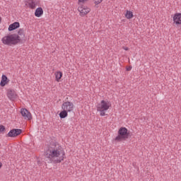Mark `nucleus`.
Segmentation results:
<instances>
[{
	"label": "nucleus",
	"instance_id": "nucleus-1",
	"mask_svg": "<svg viewBox=\"0 0 181 181\" xmlns=\"http://www.w3.org/2000/svg\"><path fill=\"white\" fill-rule=\"evenodd\" d=\"M66 153L64 150L60 146H52L48 147L45 151V160L47 163H60L62 160H64Z\"/></svg>",
	"mask_w": 181,
	"mask_h": 181
},
{
	"label": "nucleus",
	"instance_id": "nucleus-2",
	"mask_svg": "<svg viewBox=\"0 0 181 181\" xmlns=\"http://www.w3.org/2000/svg\"><path fill=\"white\" fill-rule=\"evenodd\" d=\"M1 42L6 46H15L16 45H18V43H21V37H19L18 34H11L4 36L1 39Z\"/></svg>",
	"mask_w": 181,
	"mask_h": 181
},
{
	"label": "nucleus",
	"instance_id": "nucleus-3",
	"mask_svg": "<svg viewBox=\"0 0 181 181\" xmlns=\"http://www.w3.org/2000/svg\"><path fill=\"white\" fill-rule=\"evenodd\" d=\"M117 134L118 135L115 139L116 142H122V141H127V139L131 138V134H129L127 127H120Z\"/></svg>",
	"mask_w": 181,
	"mask_h": 181
},
{
	"label": "nucleus",
	"instance_id": "nucleus-4",
	"mask_svg": "<svg viewBox=\"0 0 181 181\" xmlns=\"http://www.w3.org/2000/svg\"><path fill=\"white\" fill-rule=\"evenodd\" d=\"M110 107H111V103L106 100H101V102L97 105V110H102V111H108L110 110Z\"/></svg>",
	"mask_w": 181,
	"mask_h": 181
},
{
	"label": "nucleus",
	"instance_id": "nucleus-5",
	"mask_svg": "<svg viewBox=\"0 0 181 181\" xmlns=\"http://www.w3.org/2000/svg\"><path fill=\"white\" fill-rule=\"evenodd\" d=\"M74 107V104L71 102H64L62 105V109L68 112H71L73 111V108Z\"/></svg>",
	"mask_w": 181,
	"mask_h": 181
},
{
	"label": "nucleus",
	"instance_id": "nucleus-6",
	"mask_svg": "<svg viewBox=\"0 0 181 181\" xmlns=\"http://www.w3.org/2000/svg\"><path fill=\"white\" fill-rule=\"evenodd\" d=\"M21 134H22V129H13L7 134L6 136H8L10 138H15L16 136H18V135H21Z\"/></svg>",
	"mask_w": 181,
	"mask_h": 181
},
{
	"label": "nucleus",
	"instance_id": "nucleus-7",
	"mask_svg": "<svg viewBox=\"0 0 181 181\" xmlns=\"http://www.w3.org/2000/svg\"><path fill=\"white\" fill-rule=\"evenodd\" d=\"M21 114L22 117H23L24 119H28V121L32 119V114L26 108L21 109Z\"/></svg>",
	"mask_w": 181,
	"mask_h": 181
},
{
	"label": "nucleus",
	"instance_id": "nucleus-8",
	"mask_svg": "<svg viewBox=\"0 0 181 181\" xmlns=\"http://www.w3.org/2000/svg\"><path fill=\"white\" fill-rule=\"evenodd\" d=\"M78 12H80L81 16H85V15H87V13H89L91 9H90V8L86 7V6H81L78 8Z\"/></svg>",
	"mask_w": 181,
	"mask_h": 181
},
{
	"label": "nucleus",
	"instance_id": "nucleus-9",
	"mask_svg": "<svg viewBox=\"0 0 181 181\" xmlns=\"http://www.w3.org/2000/svg\"><path fill=\"white\" fill-rule=\"evenodd\" d=\"M173 18L174 25H176V26L181 25V13H176Z\"/></svg>",
	"mask_w": 181,
	"mask_h": 181
},
{
	"label": "nucleus",
	"instance_id": "nucleus-10",
	"mask_svg": "<svg viewBox=\"0 0 181 181\" xmlns=\"http://www.w3.org/2000/svg\"><path fill=\"white\" fill-rule=\"evenodd\" d=\"M21 27V23L19 22H14L8 26V32H12V30H16Z\"/></svg>",
	"mask_w": 181,
	"mask_h": 181
},
{
	"label": "nucleus",
	"instance_id": "nucleus-11",
	"mask_svg": "<svg viewBox=\"0 0 181 181\" xmlns=\"http://www.w3.org/2000/svg\"><path fill=\"white\" fill-rule=\"evenodd\" d=\"M7 96L9 100H16V92L14 90L9 89L7 92Z\"/></svg>",
	"mask_w": 181,
	"mask_h": 181
},
{
	"label": "nucleus",
	"instance_id": "nucleus-12",
	"mask_svg": "<svg viewBox=\"0 0 181 181\" xmlns=\"http://www.w3.org/2000/svg\"><path fill=\"white\" fill-rule=\"evenodd\" d=\"M8 83H9V79H8V77L6 76V75H2L0 86L1 87H5V86H6V84H8Z\"/></svg>",
	"mask_w": 181,
	"mask_h": 181
},
{
	"label": "nucleus",
	"instance_id": "nucleus-13",
	"mask_svg": "<svg viewBox=\"0 0 181 181\" xmlns=\"http://www.w3.org/2000/svg\"><path fill=\"white\" fill-rule=\"evenodd\" d=\"M43 15V8L42 7H38L35 11V16L37 18H40Z\"/></svg>",
	"mask_w": 181,
	"mask_h": 181
},
{
	"label": "nucleus",
	"instance_id": "nucleus-14",
	"mask_svg": "<svg viewBox=\"0 0 181 181\" xmlns=\"http://www.w3.org/2000/svg\"><path fill=\"white\" fill-rule=\"evenodd\" d=\"M17 35L19 36V37H21V42H22V39L25 37V30H23V28H20L18 30Z\"/></svg>",
	"mask_w": 181,
	"mask_h": 181
},
{
	"label": "nucleus",
	"instance_id": "nucleus-15",
	"mask_svg": "<svg viewBox=\"0 0 181 181\" xmlns=\"http://www.w3.org/2000/svg\"><path fill=\"white\" fill-rule=\"evenodd\" d=\"M67 115H69V112L63 110L59 113V118H61V119H63L66 118L67 117Z\"/></svg>",
	"mask_w": 181,
	"mask_h": 181
},
{
	"label": "nucleus",
	"instance_id": "nucleus-16",
	"mask_svg": "<svg viewBox=\"0 0 181 181\" xmlns=\"http://www.w3.org/2000/svg\"><path fill=\"white\" fill-rule=\"evenodd\" d=\"M63 77V73L62 71H57L55 73V78L57 81H60V78Z\"/></svg>",
	"mask_w": 181,
	"mask_h": 181
},
{
	"label": "nucleus",
	"instance_id": "nucleus-17",
	"mask_svg": "<svg viewBox=\"0 0 181 181\" xmlns=\"http://www.w3.org/2000/svg\"><path fill=\"white\" fill-rule=\"evenodd\" d=\"M125 16L127 19H132V18H134V13H132V11H131L127 10Z\"/></svg>",
	"mask_w": 181,
	"mask_h": 181
},
{
	"label": "nucleus",
	"instance_id": "nucleus-18",
	"mask_svg": "<svg viewBox=\"0 0 181 181\" xmlns=\"http://www.w3.org/2000/svg\"><path fill=\"white\" fill-rule=\"evenodd\" d=\"M28 5L31 9H35L36 8V4H35L33 0L30 1Z\"/></svg>",
	"mask_w": 181,
	"mask_h": 181
},
{
	"label": "nucleus",
	"instance_id": "nucleus-19",
	"mask_svg": "<svg viewBox=\"0 0 181 181\" xmlns=\"http://www.w3.org/2000/svg\"><path fill=\"white\" fill-rule=\"evenodd\" d=\"M95 5H100L103 2V0H93Z\"/></svg>",
	"mask_w": 181,
	"mask_h": 181
},
{
	"label": "nucleus",
	"instance_id": "nucleus-20",
	"mask_svg": "<svg viewBox=\"0 0 181 181\" xmlns=\"http://www.w3.org/2000/svg\"><path fill=\"white\" fill-rule=\"evenodd\" d=\"M97 111H98L99 112H100V116H101V117H105V111H107V110H97Z\"/></svg>",
	"mask_w": 181,
	"mask_h": 181
},
{
	"label": "nucleus",
	"instance_id": "nucleus-21",
	"mask_svg": "<svg viewBox=\"0 0 181 181\" xmlns=\"http://www.w3.org/2000/svg\"><path fill=\"white\" fill-rule=\"evenodd\" d=\"M5 131V126L0 125V132H4Z\"/></svg>",
	"mask_w": 181,
	"mask_h": 181
},
{
	"label": "nucleus",
	"instance_id": "nucleus-22",
	"mask_svg": "<svg viewBox=\"0 0 181 181\" xmlns=\"http://www.w3.org/2000/svg\"><path fill=\"white\" fill-rule=\"evenodd\" d=\"M88 0H78V4H84L85 2H87Z\"/></svg>",
	"mask_w": 181,
	"mask_h": 181
},
{
	"label": "nucleus",
	"instance_id": "nucleus-23",
	"mask_svg": "<svg viewBox=\"0 0 181 181\" xmlns=\"http://www.w3.org/2000/svg\"><path fill=\"white\" fill-rule=\"evenodd\" d=\"M132 69V67H129V68L127 69V71H131Z\"/></svg>",
	"mask_w": 181,
	"mask_h": 181
},
{
	"label": "nucleus",
	"instance_id": "nucleus-24",
	"mask_svg": "<svg viewBox=\"0 0 181 181\" xmlns=\"http://www.w3.org/2000/svg\"><path fill=\"white\" fill-rule=\"evenodd\" d=\"M2 168V163L0 162V169Z\"/></svg>",
	"mask_w": 181,
	"mask_h": 181
},
{
	"label": "nucleus",
	"instance_id": "nucleus-25",
	"mask_svg": "<svg viewBox=\"0 0 181 181\" xmlns=\"http://www.w3.org/2000/svg\"><path fill=\"white\" fill-rule=\"evenodd\" d=\"M125 50H129L128 47H124V48Z\"/></svg>",
	"mask_w": 181,
	"mask_h": 181
}]
</instances>
